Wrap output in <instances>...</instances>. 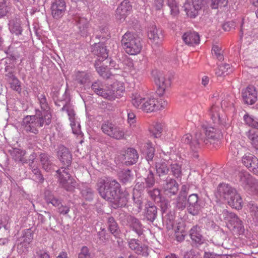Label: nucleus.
Returning a JSON list of instances; mask_svg holds the SVG:
<instances>
[{
    "label": "nucleus",
    "mask_w": 258,
    "mask_h": 258,
    "mask_svg": "<svg viewBox=\"0 0 258 258\" xmlns=\"http://www.w3.org/2000/svg\"><path fill=\"white\" fill-rule=\"evenodd\" d=\"M96 189L100 197L114 203V208L122 207L127 203V198L120 194V185L113 179L100 178L96 183Z\"/></svg>",
    "instance_id": "obj_1"
},
{
    "label": "nucleus",
    "mask_w": 258,
    "mask_h": 258,
    "mask_svg": "<svg viewBox=\"0 0 258 258\" xmlns=\"http://www.w3.org/2000/svg\"><path fill=\"white\" fill-rule=\"evenodd\" d=\"M221 137V132L219 129L203 125L201 132L196 133V139H194L191 135L186 134L182 137L181 142L189 146L191 151L193 152V157L197 158L198 157L197 152L200 148V141H202L207 144L209 142V140H215L220 139Z\"/></svg>",
    "instance_id": "obj_2"
},
{
    "label": "nucleus",
    "mask_w": 258,
    "mask_h": 258,
    "mask_svg": "<svg viewBox=\"0 0 258 258\" xmlns=\"http://www.w3.org/2000/svg\"><path fill=\"white\" fill-rule=\"evenodd\" d=\"M57 155L60 162L66 167H62L56 171L59 183L66 190L72 191L77 184L76 180L71 177L67 168L71 164L72 155L68 148L60 145L58 147Z\"/></svg>",
    "instance_id": "obj_3"
},
{
    "label": "nucleus",
    "mask_w": 258,
    "mask_h": 258,
    "mask_svg": "<svg viewBox=\"0 0 258 258\" xmlns=\"http://www.w3.org/2000/svg\"><path fill=\"white\" fill-rule=\"evenodd\" d=\"M130 98L131 102L135 107L146 112L164 108L167 104V101L161 98H156L139 92L132 93Z\"/></svg>",
    "instance_id": "obj_4"
},
{
    "label": "nucleus",
    "mask_w": 258,
    "mask_h": 258,
    "mask_svg": "<svg viewBox=\"0 0 258 258\" xmlns=\"http://www.w3.org/2000/svg\"><path fill=\"white\" fill-rule=\"evenodd\" d=\"M91 88L97 95L109 100L114 99L124 91L122 84L119 82H115L111 85L110 88L105 89L102 82L98 80L93 83Z\"/></svg>",
    "instance_id": "obj_5"
},
{
    "label": "nucleus",
    "mask_w": 258,
    "mask_h": 258,
    "mask_svg": "<svg viewBox=\"0 0 258 258\" xmlns=\"http://www.w3.org/2000/svg\"><path fill=\"white\" fill-rule=\"evenodd\" d=\"M121 45L126 53L130 55H136L139 53L142 48V44L140 38L135 37L131 32H126L121 40Z\"/></svg>",
    "instance_id": "obj_6"
},
{
    "label": "nucleus",
    "mask_w": 258,
    "mask_h": 258,
    "mask_svg": "<svg viewBox=\"0 0 258 258\" xmlns=\"http://www.w3.org/2000/svg\"><path fill=\"white\" fill-rule=\"evenodd\" d=\"M222 214L227 221V228L234 235H240L244 233L245 229L243 222L235 214L224 210Z\"/></svg>",
    "instance_id": "obj_7"
},
{
    "label": "nucleus",
    "mask_w": 258,
    "mask_h": 258,
    "mask_svg": "<svg viewBox=\"0 0 258 258\" xmlns=\"http://www.w3.org/2000/svg\"><path fill=\"white\" fill-rule=\"evenodd\" d=\"M236 191L235 189L229 184L221 183L217 187L215 195L217 202L237 207L239 204L237 203L234 204L231 200L232 196L235 195Z\"/></svg>",
    "instance_id": "obj_8"
},
{
    "label": "nucleus",
    "mask_w": 258,
    "mask_h": 258,
    "mask_svg": "<svg viewBox=\"0 0 258 258\" xmlns=\"http://www.w3.org/2000/svg\"><path fill=\"white\" fill-rule=\"evenodd\" d=\"M101 129L104 134L111 138L118 140L124 138L123 129L113 122L109 120L103 121L101 124Z\"/></svg>",
    "instance_id": "obj_9"
},
{
    "label": "nucleus",
    "mask_w": 258,
    "mask_h": 258,
    "mask_svg": "<svg viewBox=\"0 0 258 258\" xmlns=\"http://www.w3.org/2000/svg\"><path fill=\"white\" fill-rule=\"evenodd\" d=\"M187 203L188 211L192 215L199 214L204 206L203 202L199 199L198 195L195 194L189 196Z\"/></svg>",
    "instance_id": "obj_10"
},
{
    "label": "nucleus",
    "mask_w": 258,
    "mask_h": 258,
    "mask_svg": "<svg viewBox=\"0 0 258 258\" xmlns=\"http://www.w3.org/2000/svg\"><path fill=\"white\" fill-rule=\"evenodd\" d=\"M203 5L204 0H186L184 5V11L188 17L194 18Z\"/></svg>",
    "instance_id": "obj_11"
},
{
    "label": "nucleus",
    "mask_w": 258,
    "mask_h": 258,
    "mask_svg": "<svg viewBox=\"0 0 258 258\" xmlns=\"http://www.w3.org/2000/svg\"><path fill=\"white\" fill-rule=\"evenodd\" d=\"M24 131L27 133L37 135L39 133V125L33 115H27L23 119L21 123Z\"/></svg>",
    "instance_id": "obj_12"
},
{
    "label": "nucleus",
    "mask_w": 258,
    "mask_h": 258,
    "mask_svg": "<svg viewBox=\"0 0 258 258\" xmlns=\"http://www.w3.org/2000/svg\"><path fill=\"white\" fill-rule=\"evenodd\" d=\"M120 161L126 165L135 164L139 159V155L136 150L134 148H128L123 153L119 156Z\"/></svg>",
    "instance_id": "obj_13"
},
{
    "label": "nucleus",
    "mask_w": 258,
    "mask_h": 258,
    "mask_svg": "<svg viewBox=\"0 0 258 258\" xmlns=\"http://www.w3.org/2000/svg\"><path fill=\"white\" fill-rule=\"evenodd\" d=\"M66 5L64 0H54L51 4V12L53 18L58 19L64 15Z\"/></svg>",
    "instance_id": "obj_14"
},
{
    "label": "nucleus",
    "mask_w": 258,
    "mask_h": 258,
    "mask_svg": "<svg viewBox=\"0 0 258 258\" xmlns=\"http://www.w3.org/2000/svg\"><path fill=\"white\" fill-rule=\"evenodd\" d=\"M39 125V127L49 125L51 122V113L50 111L35 110V114L33 115Z\"/></svg>",
    "instance_id": "obj_15"
},
{
    "label": "nucleus",
    "mask_w": 258,
    "mask_h": 258,
    "mask_svg": "<svg viewBox=\"0 0 258 258\" xmlns=\"http://www.w3.org/2000/svg\"><path fill=\"white\" fill-rule=\"evenodd\" d=\"M61 110L66 111L69 116V120L71 122V126L72 128V131L74 134H79L80 130V125H77L76 122L75 115L74 109L72 105L69 104H66L63 106L61 108Z\"/></svg>",
    "instance_id": "obj_16"
},
{
    "label": "nucleus",
    "mask_w": 258,
    "mask_h": 258,
    "mask_svg": "<svg viewBox=\"0 0 258 258\" xmlns=\"http://www.w3.org/2000/svg\"><path fill=\"white\" fill-rule=\"evenodd\" d=\"M132 7L129 1L124 0L121 3L116 11V18L120 21H123L130 14Z\"/></svg>",
    "instance_id": "obj_17"
},
{
    "label": "nucleus",
    "mask_w": 258,
    "mask_h": 258,
    "mask_svg": "<svg viewBox=\"0 0 258 258\" xmlns=\"http://www.w3.org/2000/svg\"><path fill=\"white\" fill-rule=\"evenodd\" d=\"M244 103L252 105L257 100V92L254 86H248L242 92Z\"/></svg>",
    "instance_id": "obj_18"
},
{
    "label": "nucleus",
    "mask_w": 258,
    "mask_h": 258,
    "mask_svg": "<svg viewBox=\"0 0 258 258\" xmlns=\"http://www.w3.org/2000/svg\"><path fill=\"white\" fill-rule=\"evenodd\" d=\"M127 225L135 232H136L139 236L143 234L144 226L141 221L137 218L129 215L126 217Z\"/></svg>",
    "instance_id": "obj_19"
},
{
    "label": "nucleus",
    "mask_w": 258,
    "mask_h": 258,
    "mask_svg": "<svg viewBox=\"0 0 258 258\" xmlns=\"http://www.w3.org/2000/svg\"><path fill=\"white\" fill-rule=\"evenodd\" d=\"M163 189L165 195L169 197L175 195L178 191V184L175 180L170 178L163 184Z\"/></svg>",
    "instance_id": "obj_20"
},
{
    "label": "nucleus",
    "mask_w": 258,
    "mask_h": 258,
    "mask_svg": "<svg viewBox=\"0 0 258 258\" xmlns=\"http://www.w3.org/2000/svg\"><path fill=\"white\" fill-rule=\"evenodd\" d=\"M92 53L97 55L99 61H103L108 57V52L106 46L102 43H95L91 46Z\"/></svg>",
    "instance_id": "obj_21"
},
{
    "label": "nucleus",
    "mask_w": 258,
    "mask_h": 258,
    "mask_svg": "<svg viewBox=\"0 0 258 258\" xmlns=\"http://www.w3.org/2000/svg\"><path fill=\"white\" fill-rule=\"evenodd\" d=\"M129 247L137 254L146 256L148 255V247L144 245H140L139 241L135 239H131L128 241Z\"/></svg>",
    "instance_id": "obj_22"
},
{
    "label": "nucleus",
    "mask_w": 258,
    "mask_h": 258,
    "mask_svg": "<svg viewBox=\"0 0 258 258\" xmlns=\"http://www.w3.org/2000/svg\"><path fill=\"white\" fill-rule=\"evenodd\" d=\"M148 36L156 44H160L163 39L162 31L157 28L156 26L153 25L149 28Z\"/></svg>",
    "instance_id": "obj_23"
},
{
    "label": "nucleus",
    "mask_w": 258,
    "mask_h": 258,
    "mask_svg": "<svg viewBox=\"0 0 258 258\" xmlns=\"http://www.w3.org/2000/svg\"><path fill=\"white\" fill-rule=\"evenodd\" d=\"M182 39L185 44L189 46H194L200 42L199 35L195 31H189L184 33Z\"/></svg>",
    "instance_id": "obj_24"
},
{
    "label": "nucleus",
    "mask_w": 258,
    "mask_h": 258,
    "mask_svg": "<svg viewBox=\"0 0 258 258\" xmlns=\"http://www.w3.org/2000/svg\"><path fill=\"white\" fill-rule=\"evenodd\" d=\"M189 236L192 241L196 243L201 244L204 243L205 239L201 233V229L198 225L194 226L189 230Z\"/></svg>",
    "instance_id": "obj_25"
},
{
    "label": "nucleus",
    "mask_w": 258,
    "mask_h": 258,
    "mask_svg": "<svg viewBox=\"0 0 258 258\" xmlns=\"http://www.w3.org/2000/svg\"><path fill=\"white\" fill-rule=\"evenodd\" d=\"M12 158L16 162H23L25 161V155L26 152L21 148H12L8 150Z\"/></svg>",
    "instance_id": "obj_26"
},
{
    "label": "nucleus",
    "mask_w": 258,
    "mask_h": 258,
    "mask_svg": "<svg viewBox=\"0 0 258 258\" xmlns=\"http://www.w3.org/2000/svg\"><path fill=\"white\" fill-rule=\"evenodd\" d=\"M156 84L159 87V91L163 93L166 88L170 86L171 82L169 79L166 78L165 76L161 74H158L155 78Z\"/></svg>",
    "instance_id": "obj_27"
},
{
    "label": "nucleus",
    "mask_w": 258,
    "mask_h": 258,
    "mask_svg": "<svg viewBox=\"0 0 258 258\" xmlns=\"http://www.w3.org/2000/svg\"><path fill=\"white\" fill-rule=\"evenodd\" d=\"M157 215V207L152 204L148 203L145 206L144 216L148 221L153 222Z\"/></svg>",
    "instance_id": "obj_28"
},
{
    "label": "nucleus",
    "mask_w": 258,
    "mask_h": 258,
    "mask_svg": "<svg viewBox=\"0 0 258 258\" xmlns=\"http://www.w3.org/2000/svg\"><path fill=\"white\" fill-rule=\"evenodd\" d=\"M239 182L242 186L246 189L255 180L252 176L247 171H241L239 173Z\"/></svg>",
    "instance_id": "obj_29"
},
{
    "label": "nucleus",
    "mask_w": 258,
    "mask_h": 258,
    "mask_svg": "<svg viewBox=\"0 0 258 258\" xmlns=\"http://www.w3.org/2000/svg\"><path fill=\"white\" fill-rule=\"evenodd\" d=\"M76 21L81 35L83 36L87 35L89 26L88 20L82 17H77L76 18Z\"/></svg>",
    "instance_id": "obj_30"
},
{
    "label": "nucleus",
    "mask_w": 258,
    "mask_h": 258,
    "mask_svg": "<svg viewBox=\"0 0 258 258\" xmlns=\"http://www.w3.org/2000/svg\"><path fill=\"white\" fill-rule=\"evenodd\" d=\"M242 162L250 170L253 165L258 163V159L253 155L250 154H245L242 158Z\"/></svg>",
    "instance_id": "obj_31"
},
{
    "label": "nucleus",
    "mask_w": 258,
    "mask_h": 258,
    "mask_svg": "<svg viewBox=\"0 0 258 258\" xmlns=\"http://www.w3.org/2000/svg\"><path fill=\"white\" fill-rule=\"evenodd\" d=\"M75 81L80 85H84L91 80L90 75L86 72H77L75 74Z\"/></svg>",
    "instance_id": "obj_32"
},
{
    "label": "nucleus",
    "mask_w": 258,
    "mask_h": 258,
    "mask_svg": "<svg viewBox=\"0 0 258 258\" xmlns=\"http://www.w3.org/2000/svg\"><path fill=\"white\" fill-rule=\"evenodd\" d=\"M233 69L229 64L219 65L215 70V74L218 77L224 76L232 72Z\"/></svg>",
    "instance_id": "obj_33"
},
{
    "label": "nucleus",
    "mask_w": 258,
    "mask_h": 258,
    "mask_svg": "<svg viewBox=\"0 0 258 258\" xmlns=\"http://www.w3.org/2000/svg\"><path fill=\"white\" fill-rule=\"evenodd\" d=\"M32 239L33 235L31 231L28 230L27 232H25L23 236L20 239L21 242L20 244L18 245V249L20 250L22 247H24L25 249H26Z\"/></svg>",
    "instance_id": "obj_34"
},
{
    "label": "nucleus",
    "mask_w": 258,
    "mask_h": 258,
    "mask_svg": "<svg viewBox=\"0 0 258 258\" xmlns=\"http://www.w3.org/2000/svg\"><path fill=\"white\" fill-rule=\"evenodd\" d=\"M119 179L123 183H126L131 181L133 179V174L129 169H123L118 173Z\"/></svg>",
    "instance_id": "obj_35"
},
{
    "label": "nucleus",
    "mask_w": 258,
    "mask_h": 258,
    "mask_svg": "<svg viewBox=\"0 0 258 258\" xmlns=\"http://www.w3.org/2000/svg\"><path fill=\"white\" fill-rule=\"evenodd\" d=\"M187 200L184 192H180L176 199L175 206L179 210H183L186 206Z\"/></svg>",
    "instance_id": "obj_36"
},
{
    "label": "nucleus",
    "mask_w": 258,
    "mask_h": 258,
    "mask_svg": "<svg viewBox=\"0 0 258 258\" xmlns=\"http://www.w3.org/2000/svg\"><path fill=\"white\" fill-rule=\"evenodd\" d=\"M247 206L253 221L258 225V206L252 202L248 203Z\"/></svg>",
    "instance_id": "obj_37"
},
{
    "label": "nucleus",
    "mask_w": 258,
    "mask_h": 258,
    "mask_svg": "<svg viewBox=\"0 0 258 258\" xmlns=\"http://www.w3.org/2000/svg\"><path fill=\"white\" fill-rule=\"evenodd\" d=\"M40 159L44 169L47 171H49L51 166L49 156L45 153H41L40 154Z\"/></svg>",
    "instance_id": "obj_38"
},
{
    "label": "nucleus",
    "mask_w": 258,
    "mask_h": 258,
    "mask_svg": "<svg viewBox=\"0 0 258 258\" xmlns=\"http://www.w3.org/2000/svg\"><path fill=\"white\" fill-rule=\"evenodd\" d=\"M38 103L41 107V110L50 111L46 97L44 93H38L37 95Z\"/></svg>",
    "instance_id": "obj_39"
},
{
    "label": "nucleus",
    "mask_w": 258,
    "mask_h": 258,
    "mask_svg": "<svg viewBox=\"0 0 258 258\" xmlns=\"http://www.w3.org/2000/svg\"><path fill=\"white\" fill-rule=\"evenodd\" d=\"M107 224L110 232L114 235L118 233L119 227L117 223L112 217L108 218Z\"/></svg>",
    "instance_id": "obj_40"
},
{
    "label": "nucleus",
    "mask_w": 258,
    "mask_h": 258,
    "mask_svg": "<svg viewBox=\"0 0 258 258\" xmlns=\"http://www.w3.org/2000/svg\"><path fill=\"white\" fill-rule=\"evenodd\" d=\"M157 173L159 176L166 175L169 171V169L165 162H160L156 164Z\"/></svg>",
    "instance_id": "obj_41"
},
{
    "label": "nucleus",
    "mask_w": 258,
    "mask_h": 258,
    "mask_svg": "<svg viewBox=\"0 0 258 258\" xmlns=\"http://www.w3.org/2000/svg\"><path fill=\"white\" fill-rule=\"evenodd\" d=\"M96 70L100 76L103 78H109L111 74L109 72L107 67L100 66L99 63H96L95 64Z\"/></svg>",
    "instance_id": "obj_42"
},
{
    "label": "nucleus",
    "mask_w": 258,
    "mask_h": 258,
    "mask_svg": "<svg viewBox=\"0 0 258 258\" xmlns=\"http://www.w3.org/2000/svg\"><path fill=\"white\" fill-rule=\"evenodd\" d=\"M146 188L148 190L152 188L155 184V179L153 172L151 170H149L147 176L144 178Z\"/></svg>",
    "instance_id": "obj_43"
},
{
    "label": "nucleus",
    "mask_w": 258,
    "mask_h": 258,
    "mask_svg": "<svg viewBox=\"0 0 258 258\" xmlns=\"http://www.w3.org/2000/svg\"><path fill=\"white\" fill-rule=\"evenodd\" d=\"M171 172L172 175L176 178L180 177L181 176V166L177 163L171 164Z\"/></svg>",
    "instance_id": "obj_44"
},
{
    "label": "nucleus",
    "mask_w": 258,
    "mask_h": 258,
    "mask_svg": "<svg viewBox=\"0 0 258 258\" xmlns=\"http://www.w3.org/2000/svg\"><path fill=\"white\" fill-rule=\"evenodd\" d=\"M146 158L148 161L152 160L154 156L155 149L151 143H147L145 146Z\"/></svg>",
    "instance_id": "obj_45"
},
{
    "label": "nucleus",
    "mask_w": 258,
    "mask_h": 258,
    "mask_svg": "<svg viewBox=\"0 0 258 258\" xmlns=\"http://www.w3.org/2000/svg\"><path fill=\"white\" fill-rule=\"evenodd\" d=\"M168 5L170 9V13L173 16H177L179 13V8L175 0H168Z\"/></svg>",
    "instance_id": "obj_46"
},
{
    "label": "nucleus",
    "mask_w": 258,
    "mask_h": 258,
    "mask_svg": "<svg viewBox=\"0 0 258 258\" xmlns=\"http://www.w3.org/2000/svg\"><path fill=\"white\" fill-rule=\"evenodd\" d=\"M231 200L233 202V203H234V204H236V203H237V204H239V205H238L237 207L232 206V205H229L232 208H234L237 210H239L242 208V200L239 194H238L237 191L235 192V195L232 196Z\"/></svg>",
    "instance_id": "obj_47"
},
{
    "label": "nucleus",
    "mask_w": 258,
    "mask_h": 258,
    "mask_svg": "<svg viewBox=\"0 0 258 258\" xmlns=\"http://www.w3.org/2000/svg\"><path fill=\"white\" fill-rule=\"evenodd\" d=\"M9 82L11 89L19 93H21L22 90L21 82L17 78L9 81Z\"/></svg>",
    "instance_id": "obj_48"
},
{
    "label": "nucleus",
    "mask_w": 258,
    "mask_h": 258,
    "mask_svg": "<svg viewBox=\"0 0 258 258\" xmlns=\"http://www.w3.org/2000/svg\"><path fill=\"white\" fill-rule=\"evenodd\" d=\"M83 197L88 201H91L93 199L94 192L93 190L88 187H85L81 191Z\"/></svg>",
    "instance_id": "obj_49"
},
{
    "label": "nucleus",
    "mask_w": 258,
    "mask_h": 258,
    "mask_svg": "<svg viewBox=\"0 0 258 258\" xmlns=\"http://www.w3.org/2000/svg\"><path fill=\"white\" fill-rule=\"evenodd\" d=\"M210 7L213 9H218L220 6H226L228 4V0H209Z\"/></svg>",
    "instance_id": "obj_50"
},
{
    "label": "nucleus",
    "mask_w": 258,
    "mask_h": 258,
    "mask_svg": "<svg viewBox=\"0 0 258 258\" xmlns=\"http://www.w3.org/2000/svg\"><path fill=\"white\" fill-rule=\"evenodd\" d=\"M244 120L248 125L258 129V121L252 117L245 115L244 116Z\"/></svg>",
    "instance_id": "obj_51"
},
{
    "label": "nucleus",
    "mask_w": 258,
    "mask_h": 258,
    "mask_svg": "<svg viewBox=\"0 0 258 258\" xmlns=\"http://www.w3.org/2000/svg\"><path fill=\"white\" fill-rule=\"evenodd\" d=\"M10 10V8L7 5L6 0H0V18L7 14Z\"/></svg>",
    "instance_id": "obj_52"
},
{
    "label": "nucleus",
    "mask_w": 258,
    "mask_h": 258,
    "mask_svg": "<svg viewBox=\"0 0 258 258\" xmlns=\"http://www.w3.org/2000/svg\"><path fill=\"white\" fill-rule=\"evenodd\" d=\"M246 189L251 194L258 196V181L255 179Z\"/></svg>",
    "instance_id": "obj_53"
},
{
    "label": "nucleus",
    "mask_w": 258,
    "mask_h": 258,
    "mask_svg": "<svg viewBox=\"0 0 258 258\" xmlns=\"http://www.w3.org/2000/svg\"><path fill=\"white\" fill-rule=\"evenodd\" d=\"M249 139L251 141V144L255 147L258 146V132L250 131L248 135Z\"/></svg>",
    "instance_id": "obj_54"
},
{
    "label": "nucleus",
    "mask_w": 258,
    "mask_h": 258,
    "mask_svg": "<svg viewBox=\"0 0 258 258\" xmlns=\"http://www.w3.org/2000/svg\"><path fill=\"white\" fill-rule=\"evenodd\" d=\"M164 5V0H152V8L155 11H160Z\"/></svg>",
    "instance_id": "obj_55"
},
{
    "label": "nucleus",
    "mask_w": 258,
    "mask_h": 258,
    "mask_svg": "<svg viewBox=\"0 0 258 258\" xmlns=\"http://www.w3.org/2000/svg\"><path fill=\"white\" fill-rule=\"evenodd\" d=\"M212 51L213 55H215L219 60L223 59V56L221 53V49L218 46H213Z\"/></svg>",
    "instance_id": "obj_56"
},
{
    "label": "nucleus",
    "mask_w": 258,
    "mask_h": 258,
    "mask_svg": "<svg viewBox=\"0 0 258 258\" xmlns=\"http://www.w3.org/2000/svg\"><path fill=\"white\" fill-rule=\"evenodd\" d=\"M162 132V125L161 123H156L152 131L153 136L155 138H159L161 136Z\"/></svg>",
    "instance_id": "obj_57"
},
{
    "label": "nucleus",
    "mask_w": 258,
    "mask_h": 258,
    "mask_svg": "<svg viewBox=\"0 0 258 258\" xmlns=\"http://www.w3.org/2000/svg\"><path fill=\"white\" fill-rule=\"evenodd\" d=\"M35 258H50L49 255L43 249L37 248L35 250Z\"/></svg>",
    "instance_id": "obj_58"
},
{
    "label": "nucleus",
    "mask_w": 258,
    "mask_h": 258,
    "mask_svg": "<svg viewBox=\"0 0 258 258\" xmlns=\"http://www.w3.org/2000/svg\"><path fill=\"white\" fill-rule=\"evenodd\" d=\"M218 108V107L215 105H213L210 109L211 118L215 122L217 121H219V115L217 112Z\"/></svg>",
    "instance_id": "obj_59"
},
{
    "label": "nucleus",
    "mask_w": 258,
    "mask_h": 258,
    "mask_svg": "<svg viewBox=\"0 0 258 258\" xmlns=\"http://www.w3.org/2000/svg\"><path fill=\"white\" fill-rule=\"evenodd\" d=\"M46 200L48 203H51L53 206L55 207H59L61 204V201L54 196H50L49 197H46Z\"/></svg>",
    "instance_id": "obj_60"
},
{
    "label": "nucleus",
    "mask_w": 258,
    "mask_h": 258,
    "mask_svg": "<svg viewBox=\"0 0 258 258\" xmlns=\"http://www.w3.org/2000/svg\"><path fill=\"white\" fill-rule=\"evenodd\" d=\"M78 258H91V254L87 247L83 246L79 254Z\"/></svg>",
    "instance_id": "obj_61"
},
{
    "label": "nucleus",
    "mask_w": 258,
    "mask_h": 258,
    "mask_svg": "<svg viewBox=\"0 0 258 258\" xmlns=\"http://www.w3.org/2000/svg\"><path fill=\"white\" fill-rule=\"evenodd\" d=\"M165 222H166L167 228L170 229L173 227L174 224V217L172 215H168L164 219Z\"/></svg>",
    "instance_id": "obj_62"
},
{
    "label": "nucleus",
    "mask_w": 258,
    "mask_h": 258,
    "mask_svg": "<svg viewBox=\"0 0 258 258\" xmlns=\"http://www.w3.org/2000/svg\"><path fill=\"white\" fill-rule=\"evenodd\" d=\"M235 27V23L233 21H229L223 25V28L225 31H229Z\"/></svg>",
    "instance_id": "obj_63"
},
{
    "label": "nucleus",
    "mask_w": 258,
    "mask_h": 258,
    "mask_svg": "<svg viewBox=\"0 0 258 258\" xmlns=\"http://www.w3.org/2000/svg\"><path fill=\"white\" fill-rule=\"evenodd\" d=\"M183 258H201L198 252L191 250L186 252Z\"/></svg>",
    "instance_id": "obj_64"
}]
</instances>
